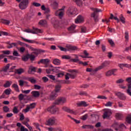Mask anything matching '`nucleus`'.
<instances>
[{
  "label": "nucleus",
  "mask_w": 131,
  "mask_h": 131,
  "mask_svg": "<svg viewBox=\"0 0 131 131\" xmlns=\"http://www.w3.org/2000/svg\"><path fill=\"white\" fill-rule=\"evenodd\" d=\"M61 88H62L61 84H57L56 85L55 91L52 92L50 96V100H55V99L58 97V93L60 92Z\"/></svg>",
  "instance_id": "obj_1"
},
{
  "label": "nucleus",
  "mask_w": 131,
  "mask_h": 131,
  "mask_svg": "<svg viewBox=\"0 0 131 131\" xmlns=\"http://www.w3.org/2000/svg\"><path fill=\"white\" fill-rule=\"evenodd\" d=\"M92 10L94 11V12L91 14V17L94 18L95 22H98L99 21V18H98L99 14H98V12H102V10L98 8H92Z\"/></svg>",
  "instance_id": "obj_2"
},
{
  "label": "nucleus",
  "mask_w": 131,
  "mask_h": 131,
  "mask_svg": "<svg viewBox=\"0 0 131 131\" xmlns=\"http://www.w3.org/2000/svg\"><path fill=\"white\" fill-rule=\"evenodd\" d=\"M58 48L62 52H67L68 51H75L77 48L75 46H67L66 48L62 47L61 46H58Z\"/></svg>",
  "instance_id": "obj_3"
},
{
  "label": "nucleus",
  "mask_w": 131,
  "mask_h": 131,
  "mask_svg": "<svg viewBox=\"0 0 131 131\" xmlns=\"http://www.w3.org/2000/svg\"><path fill=\"white\" fill-rule=\"evenodd\" d=\"M47 111L51 114H56L59 112V108L55 105V104L52 105L51 106L48 107Z\"/></svg>",
  "instance_id": "obj_4"
},
{
  "label": "nucleus",
  "mask_w": 131,
  "mask_h": 131,
  "mask_svg": "<svg viewBox=\"0 0 131 131\" xmlns=\"http://www.w3.org/2000/svg\"><path fill=\"white\" fill-rule=\"evenodd\" d=\"M25 32L27 33H32L33 34H37V33H42V31L41 30L33 28V30L31 29H26L25 30Z\"/></svg>",
  "instance_id": "obj_5"
},
{
  "label": "nucleus",
  "mask_w": 131,
  "mask_h": 131,
  "mask_svg": "<svg viewBox=\"0 0 131 131\" xmlns=\"http://www.w3.org/2000/svg\"><path fill=\"white\" fill-rule=\"evenodd\" d=\"M29 1L28 0H23L20 2L19 7L20 10H25L28 7Z\"/></svg>",
  "instance_id": "obj_6"
},
{
  "label": "nucleus",
  "mask_w": 131,
  "mask_h": 131,
  "mask_svg": "<svg viewBox=\"0 0 131 131\" xmlns=\"http://www.w3.org/2000/svg\"><path fill=\"white\" fill-rule=\"evenodd\" d=\"M70 72H71V74L67 73L65 75L66 80H68L69 78H72V79H74V78H75L76 73H74V72H76V71L74 70L71 71Z\"/></svg>",
  "instance_id": "obj_7"
},
{
  "label": "nucleus",
  "mask_w": 131,
  "mask_h": 131,
  "mask_svg": "<svg viewBox=\"0 0 131 131\" xmlns=\"http://www.w3.org/2000/svg\"><path fill=\"white\" fill-rule=\"evenodd\" d=\"M112 114V112H111V110H106L104 111L102 117L103 119L109 118Z\"/></svg>",
  "instance_id": "obj_8"
},
{
  "label": "nucleus",
  "mask_w": 131,
  "mask_h": 131,
  "mask_svg": "<svg viewBox=\"0 0 131 131\" xmlns=\"http://www.w3.org/2000/svg\"><path fill=\"white\" fill-rule=\"evenodd\" d=\"M64 14H65V11L59 10V9L55 11V15L59 18V19H62L63 16H64Z\"/></svg>",
  "instance_id": "obj_9"
},
{
  "label": "nucleus",
  "mask_w": 131,
  "mask_h": 131,
  "mask_svg": "<svg viewBox=\"0 0 131 131\" xmlns=\"http://www.w3.org/2000/svg\"><path fill=\"white\" fill-rule=\"evenodd\" d=\"M47 123L48 125H54L55 123H57V119L55 117H52L49 119Z\"/></svg>",
  "instance_id": "obj_10"
},
{
  "label": "nucleus",
  "mask_w": 131,
  "mask_h": 131,
  "mask_svg": "<svg viewBox=\"0 0 131 131\" xmlns=\"http://www.w3.org/2000/svg\"><path fill=\"white\" fill-rule=\"evenodd\" d=\"M64 103H66V98L63 97L58 98L55 102V105H60V104H64Z\"/></svg>",
  "instance_id": "obj_11"
},
{
  "label": "nucleus",
  "mask_w": 131,
  "mask_h": 131,
  "mask_svg": "<svg viewBox=\"0 0 131 131\" xmlns=\"http://www.w3.org/2000/svg\"><path fill=\"white\" fill-rule=\"evenodd\" d=\"M109 64H110V61H105L103 63H102L100 66L96 68V70H101V69H103L104 67H107V66H108Z\"/></svg>",
  "instance_id": "obj_12"
},
{
  "label": "nucleus",
  "mask_w": 131,
  "mask_h": 131,
  "mask_svg": "<svg viewBox=\"0 0 131 131\" xmlns=\"http://www.w3.org/2000/svg\"><path fill=\"white\" fill-rule=\"evenodd\" d=\"M21 38L23 40H24V41H26V42H29V43H36V45H41V43L39 42H36L33 40H29L28 39H26L23 37H21Z\"/></svg>",
  "instance_id": "obj_13"
},
{
  "label": "nucleus",
  "mask_w": 131,
  "mask_h": 131,
  "mask_svg": "<svg viewBox=\"0 0 131 131\" xmlns=\"http://www.w3.org/2000/svg\"><path fill=\"white\" fill-rule=\"evenodd\" d=\"M115 95L117 96L118 98H119L120 100H125V99H126L125 95L121 92H117L115 93Z\"/></svg>",
  "instance_id": "obj_14"
},
{
  "label": "nucleus",
  "mask_w": 131,
  "mask_h": 131,
  "mask_svg": "<svg viewBox=\"0 0 131 131\" xmlns=\"http://www.w3.org/2000/svg\"><path fill=\"white\" fill-rule=\"evenodd\" d=\"M9 68L10 64H8L5 68L0 71V73L1 74H4V75H7V71H8V69H9Z\"/></svg>",
  "instance_id": "obj_15"
},
{
  "label": "nucleus",
  "mask_w": 131,
  "mask_h": 131,
  "mask_svg": "<svg viewBox=\"0 0 131 131\" xmlns=\"http://www.w3.org/2000/svg\"><path fill=\"white\" fill-rule=\"evenodd\" d=\"M76 11H77L76 8L70 7L68 10V13L69 15H73L74 14H75V12H76Z\"/></svg>",
  "instance_id": "obj_16"
},
{
  "label": "nucleus",
  "mask_w": 131,
  "mask_h": 131,
  "mask_svg": "<svg viewBox=\"0 0 131 131\" xmlns=\"http://www.w3.org/2000/svg\"><path fill=\"white\" fill-rule=\"evenodd\" d=\"M41 9L42 11H44V14L46 15L47 14H50L51 12V10L49 8H46L45 5H42L41 7Z\"/></svg>",
  "instance_id": "obj_17"
},
{
  "label": "nucleus",
  "mask_w": 131,
  "mask_h": 131,
  "mask_svg": "<svg viewBox=\"0 0 131 131\" xmlns=\"http://www.w3.org/2000/svg\"><path fill=\"white\" fill-rule=\"evenodd\" d=\"M117 71V69H113L111 71H108V72H106V76H110L111 75H115V74L114 73L116 72Z\"/></svg>",
  "instance_id": "obj_18"
},
{
  "label": "nucleus",
  "mask_w": 131,
  "mask_h": 131,
  "mask_svg": "<svg viewBox=\"0 0 131 131\" xmlns=\"http://www.w3.org/2000/svg\"><path fill=\"white\" fill-rule=\"evenodd\" d=\"M9 46H7V48L8 49H12V48H16V47H18V43L16 42H12L11 43H10V42L8 43Z\"/></svg>",
  "instance_id": "obj_19"
},
{
  "label": "nucleus",
  "mask_w": 131,
  "mask_h": 131,
  "mask_svg": "<svg viewBox=\"0 0 131 131\" xmlns=\"http://www.w3.org/2000/svg\"><path fill=\"white\" fill-rule=\"evenodd\" d=\"M49 62L50 60H49V59H42L38 62V64H40V63H42V64H45V65H47L49 63Z\"/></svg>",
  "instance_id": "obj_20"
},
{
  "label": "nucleus",
  "mask_w": 131,
  "mask_h": 131,
  "mask_svg": "<svg viewBox=\"0 0 131 131\" xmlns=\"http://www.w3.org/2000/svg\"><path fill=\"white\" fill-rule=\"evenodd\" d=\"M3 53L4 54H2L0 55V61H1V60H2V59H4V58H5V55H10L11 52H10V51L7 50V51H4L3 52Z\"/></svg>",
  "instance_id": "obj_21"
},
{
  "label": "nucleus",
  "mask_w": 131,
  "mask_h": 131,
  "mask_svg": "<svg viewBox=\"0 0 131 131\" xmlns=\"http://www.w3.org/2000/svg\"><path fill=\"white\" fill-rule=\"evenodd\" d=\"M83 21V17L81 15H79L75 20V23L78 24V23H81Z\"/></svg>",
  "instance_id": "obj_22"
},
{
  "label": "nucleus",
  "mask_w": 131,
  "mask_h": 131,
  "mask_svg": "<svg viewBox=\"0 0 131 131\" xmlns=\"http://www.w3.org/2000/svg\"><path fill=\"white\" fill-rule=\"evenodd\" d=\"M68 30L70 33H75V25H73L70 27L68 29Z\"/></svg>",
  "instance_id": "obj_23"
},
{
  "label": "nucleus",
  "mask_w": 131,
  "mask_h": 131,
  "mask_svg": "<svg viewBox=\"0 0 131 131\" xmlns=\"http://www.w3.org/2000/svg\"><path fill=\"white\" fill-rule=\"evenodd\" d=\"M32 72H36V68L30 66L29 68L28 73H29V74H31Z\"/></svg>",
  "instance_id": "obj_24"
},
{
  "label": "nucleus",
  "mask_w": 131,
  "mask_h": 131,
  "mask_svg": "<svg viewBox=\"0 0 131 131\" xmlns=\"http://www.w3.org/2000/svg\"><path fill=\"white\" fill-rule=\"evenodd\" d=\"M62 110H63V111H66V112H68L69 113H71V114H74V112L73 110L69 109L68 107H67L66 106H63L62 107Z\"/></svg>",
  "instance_id": "obj_25"
},
{
  "label": "nucleus",
  "mask_w": 131,
  "mask_h": 131,
  "mask_svg": "<svg viewBox=\"0 0 131 131\" xmlns=\"http://www.w3.org/2000/svg\"><path fill=\"white\" fill-rule=\"evenodd\" d=\"M31 94H32V96H33V97H34L35 98H37V97H39V95H40L39 94V92L36 91H32L31 92Z\"/></svg>",
  "instance_id": "obj_26"
},
{
  "label": "nucleus",
  "mask_w": 131,
  "mask_h": 131,
  "mask_svg": "<svg viewBox=\"0 0 131 131\" xmlns=\"http://www.w3.org/2000/svg\"><path fill=\"white\" fill-rule=\"evenodd\" d=\"M24 72V70L22 68L15 70V73H16V74H22V73H23Z\"/></svg>",
  "instance_id": "obj_27"
},
{
  "label": "nucleus",
  "mask_w": 131,
  "mask_h": 131,
  "mask_svg": "<svg viewBox=\"0 0 131 131\" xmlns=\"http://www.w3.org/2000/svg\"><path fill=\"white\" fill-rule=\"evenodd\" d=\"M52 5L53 6V9L54 10H57V9H58V3L57 2V1H53L52 2Z\"/></svg>",
  "instance_id": "obj_28"
},
{
  "label": "nucleus",
  "mask_w": 131,
  "mask_h": 131,
  "mask_svg": "<svg viewBox=\"0 0 131 131\" xmlns=\"http://www.w3.org/2000/svg\"><path fill=\"white\" fill-rule=\"evenodd\" d=\"M12 84V81H6L4 85V88H10Z\"/></svg>",
  "instance_id": "obj_29"
},
{
  "label": "nucleus",
  "mask_w": 131,
  "mask_h": 131,
  "mask_svg": "<svg viewBox=\"0 0 131 131\" xmlns=\"http://www.w3.org/2000/svg\"><path fill=\"white\" fill-rule=\"evenodd\" d=\"M0 22L1 23H3V24H6V25H9V24H10V20L4 19H2L0 20Z\"/></svg>",
  "instance_id": "obj_30"
},
{
  "label": "nucleus",
  "mask_w": 131,
  "mask_h": 131,
  "mask_svg": "<svg viewBox=\"0 0 131 131\" xmlns=\"http://www.w3.org/2000/svg\"><path fill=\"white\" fill-rule=\"evenodd\" d=\"M12 87L13 88V89H14L16 92H20V91L19 90V86H18V84L14 83L12 84Z\"/></svg>",
  "instance_id": "obj_31"
},
{
  "label": "nucleus",
  "mask_w": 131,
  "mask_h": 131,
  "mask_svg": "<svg viewBox=\"0 0 131 131\" xmlns=\"http://www.w3.org/2000/svg\"><path fill=\"white\" fill-rule=\"evenodd\" d=\"M53 64H55V65H60L61 64V61L57 58H55L53 60Z\"/></svg>",
  "instance_id": "obj_32"
},
{
  "label": "nucleus",
  "mask_w": 131,
  "mask_h": 131,
  "mask_svg": "<svg viewBox=\"0 0 131 131\" xmlns=\"http://www.w3.org/2000/svg\"><path fill=\"white\" fill-rule=\"evenodd\" d=\"M78 106H84V107H86L88 104H86V102L85 101H81L77 103Z\"/></svg>",
  "instance_id": "obj_33"
},
{
  "label": "nucleus",
  "mask_w": 131,
  "mask_h": 131,
  "mask_svg": "<svg viewBox=\"0 0 131 131\" xmlns=\"http://www.w3.org/2000/svg\"><path fill=\"white\" fill-rule=\"evenodd\" d=\"M74 2L77 5V6H79V7H80L81 5H82V1L81 0H73Z\"/></svg>",
  "instance_id": "obj_34"
},
{
  "label": "nucleus",
  "mask_w": 131,
  "mask_h": 131,
  "mask_svg": "<svg viewBox=\"0 0 131 131\" xmlns=\"http://www.w3.org/2000/svg\"><path fill=\"white\" fill-rule=\"evenodd\" d=\"M28 81H30L32 83H35L36 82V80H35L33 77L28 78Z\"/></svg>",
  "instance_id": "obj_35"
},
{
  "label": "nucleus",
  "mask_w": 131,
  "mask_h": 131,
  "mask_svg": "<svg viewBox=\"0 0 131 131\" xmlns=\"http://www.w3.org/2000/svg\"><path fill=\"white\" fill-rule=\"evenodd\" d=\"M48 22H47V20H41L39 22V25H42V26H45V25H47V24Z\"/></svg>",
  "instance_id": "obj_36"
},
{
  "label": "nucleus",
  "mask_w": 131,
  "mask_h": 131,
  "mask_svg": "<svg viewBox=\"0 0 131 131\" xmlns=\"http://www.w3.org/2000/svg\"><path fill=\"white\" fill-rule=\"evenodd\" d=\"M25 97H26V95L20 94L18 95V99H19V101H23V100H24V98H25Z\"/></svg>",
  "instance_id": "obj_37"
},
{
  "label": "nucleus",
  "mask_w": 131,
  "mask_h": 131,
  "mask_svg": "<svg viewBox=\"0 0 131 131\" xmlns=\"http://www.w3.org/2000/svg\"><path fill=\"white\" fill-rule=\"evenodd\" d=\"M29 59L31 60V61H34V59H35V55L33 54H28Z\"/></svg>",
  "instance_id": "obj_38"
},
{
  "label": "nucleus",
  "mask_w": 131,
  "mask_h": 131,
  "mask_svg": "<svg viewBox=\"0 0 131 131\" xmlns=\"http://www.w3.org/2000/svg\"><path fill=\"white\" fill-rule=\"evenodd\" d=\"M125 39L126 40V41H128V39L129 38V33L127 31L125 32Z\"/></svg>",
  "instance_id": "obj_39"
},
{
  "label": "nucleus",
  "mask_w": 131,
  "mask_h": 131,
  "mask_svg": "<svg viewBox=\"0 0 131 131\" xmlns=\"http://www.w3.org/2000/svg\"><path fill=\"white\" fill-rule=\"evenodd\" d=\"M86 71L87 72H97V71H99V70H96V69H91V68H87L86 69Z\"/></svg>",
  "instance_id": "obj_40"
},
{
  "label": "nucleus",
  "mask_w": 131,
  "mask_h": 131,
  "mask_svg": "<svg viewBox=\"0 0 131 131\" xmlns=\"http://www.w3.org/2000/svg\"><path fill=\"white\" fill-rule=\"evenodd\" d=\"M82 127V128H91V129L94 128V126L91 125H83Z\"/></svg>",
  "instance_id": "obj_41"
},
{
  "label": "nucleus",
  "mask_w": 131,
  "mask_h": 131,
  "mask_svg": "<svg viewBox=\"0 0 131 131\" xmlns=\"http://www.w3.org/2000/svg\"><path fill=\"white\" fill-rule=\"evenodd\" d=\"M21 59H22L23 61H28V60L29 59L28 54L23 56Z\"/></svg>",
  "instance_id": "obj_42"
},
{
  "label": "nucleus",
  "mask_w": 131,
  "mask_h": 131,
  "mask_svg": "<svg viewBox=\"0 0 131 131\" xmlns=\"http://www.w3.org/2000/svg\"><path fill=\"white\" fill-rule=\"evenodd\" d=\"M76 58H73L71 59V61H73V62H75V63L78 62L79 63V59H78V57L77 55H75Z\"/></svg>",
  "instance_id": "obj_43"
},
{
  "label": "nucleus",
  "mask_w": 131,
  "mask_h": 131,
  "mask_svg": "<svg viewBox=\"0 0 131 131\" xmlns=\"http://www.w3.org/2000/svg\"><path fill=\"white\" fill-rule=\"evenodd\" d=\"M35 103H31L30 105H27L30 109H33L34 108H35Z\"/></svg>",
  "instance_id": "obj_44"
},
{
  "label": "nucleus",
  "mask_w": 131,
  "mask_h": 131,
  "mask_svg": "<svg viewBox=\"0 0 131 131\" xmlns=\"http://www.w3.org/2000/svg\"><path fill=\"white\" fill-rule=\"evenodd\" d=\"M62 58L66 59V60H71V57L69 55H63Z\"/></svg>",
  "instance_id": "obj_45"
},
{
  "label": "nucleus",
  "mask_w": 131,
  "mask_h": 131,
  "mask_svg": "<svg viewBox=\"0 0 131 131\" xmlns=\"http://www.w3.org/2000/svg\"><path fill=\"white\" fill-rule=\"evenodd\" d=\"M126 121L127 123H131V115L126 117Z\"/></svg>",
  "instance_id": "obj_46"
},
{
  "label": "nucleus",
  "mask_w": 131,
  "mask_h": 131,
  "mask_svg": "<svg viewBox=\"0 0 131 131\" xmlns=\"http://www.w3.org/2000/svg\"><path fill=\"white\" fill-rule=\"evenodd\" d=\"M46 73L48 74H50V73H52V72H53V71H54V69L50 68V69H46Z\"/></svg>",
  "instance_id": "obj_47"
},
{
  "label": "nucleus",
  "mask_w": 131,
  "mask_h": 131,
  "mask_svg": "<svg viewBox=\"0 0 131 131\" xmlns=\"http://www.w3.org/2000/svg\"><path fill=\"white\" fill-rule=\"evenodd\" d=\"M11 90L10 89H6V90L4 91V93H5V94H6V95H7L8 96L11 94Z\"/></svg>",
  "instance_id": "obj_48"
},
{
  "label": "nucleus",
  "mask_w": 131,
  "mask_h": 131,
  "mask_svg": "<svg viewBox=\"0 0 131 131\" xmlns=\"http://www.w3.org/2000/svg\"><path fill=\"white\" fill-rule=\"evenodd\" d=\"M13 112L14 113V114H17V113H19V110H18V108L16 106H14L13 109Z\"/></svg>",
  "instance_id": "obj_49"
},
{
  "label": "nucleus",
  "mask_w": 131,
  "mask_h": 131,
  "mask_svg": "<svg viewBox=\"0 0 131 131\" xmlns=\"http://www.w3.org/2000/svg\"><path fill=\"white\" fill-rule=\"evenodd\" d=\"M108 42L111 45V46H112V47H113L115 45V43H114V41H113V40L111 39H108Z\"/></svg>",
  "instance_id": "obj_50"
},
{
  "label": "nucleus",
  "mask_w": 131,
  "mask_h": 131,
  "mask_svg": "<svg viewBox=\"0 0 131 131\" xmlns=\"http://www.w3.org/2000/svg\"><path fill=\"white\" fill-rule=\"evenodd\" d=\"M33 124L36 127V128H37V129L40 130V128H39V124L38 123H34Z\"/></svg>",
  "instance_id": "obj_51"
},
{
  "label": "nucleus",
  "mask_w": 131,
  "mask_h": 131,
  "mask_svg": "<svg viewBox=\"0 0 131 131\" xmlns=\"http://www.w3.org/2000/svg\"><path fill=\"white\" fill-rule=\"evenodd\" d=\"M119 67H120V68H121V69H122L123 67H127V64L120 63L119 64Z\"/></svg>",
  "instance_id": "obj_52"
},
{
  "label": "nucleus",
  "mask_w": 131,
  "mask_h": 131,
  "mask_svg": "<svg viewBox=\"0 0 131 131\" xmlns=\"http://www.w3.org/2000/svg\"><path fill=\"white\" fill-rule=\"evenodd\" d=\"M3 110L4 111V112H9V111L10 110V108H9V107L7 106H4L3 107Z\"/></svg>",
  "instance_id": "obj_53"
},
{
  "label": "nucleus",
  "mask_w": 131,
  "mask_h": 131,
  "mask_svg": "<svg viewBox=\"0 0 131 131\" xmlns=\"http://www.w3.org/2000/svg\"><path fill=\"white\" fill-rule=\"evenodd\" d=\"M29 110H30V107L28 105H27V107L25 109H24L23 111H24L25 113H27L28 112H29Z\"/></svg>",
  "instance_id": "obj_54"
},
{
  "label": "nucleus",
  "mask_w": 131,
  "mask_h": 131,
  "mask_svg": "<svg viewBox=\"0 0 131 131\" xmlns=\"http://www.w3.org/2000/svg\"><path fill=\"white\" fill-rule=\"evenodd\" d=\"M13 56H15V57H19L20 56L19 55V53H18V51L14 50L13 53Z\"/></svg>",
  "instance_id": "obj_55"
},
{
  "label": "nucleus",
  "mask_w": 131,
  "mask_h": 131,
  "mask_svg": "<svg viewBox=\"0 0 131 131\" xmlns=\"http://www.w3.org/2000/svg\"><path fill=\"white\" fill-rule=\"evenodd\" d=\"M42 80L43 82H48V81H49V78L47 77H43L42 78Z\"/></svg>",
  "instance_id": "obj_56"
},
{
  "label": "nucleus",
  "mask_w": 131,
  "mask_h": 131,
  "mask_svg": "<svg viewBox=\"0 0 131 131\" xmlns=\"http://www.w3.org/2000/svg\"><path fill=\"white\" fill-rule=\"evenodd\" d=\"M116 117L117 119H121L122 115L119 113H117L116 115Z\"/></svg>",
  "instance_id": "obj_57"
},
{
  "label": "nucleus",
  "mask_w": 131,
  "mask_h": 131,
  "mask_svg": "<svg viewBox=\"0 0 131 131\" xmlns=\"http://www.w3.org/2000/svg\"><path fill=\"white\" fill-rule=\"evenodd\" d=\"M81 31L83 33H85V32H86V28H85V27H82L81 28Z\"/></svg>",
  "instance_id": "obj_58"
},
{
  "label": "nucleus",
  "mask_w": 131,
  "mask_h": 131,
  "mask_svg": "<svg viewBox=\"0 0 131 131\" xmlns=\"http://www.w3.org/2000/svg\"><path fill=\"white\" fill-rule=\"evenodd\" d=\"M18 82L20 86H23V85H24V81L23 80H19Z\"/></svg>",
  "instance_id": "obj_59"
},
{
  "label": "nucleus",
  "mask_w": 131,
  "mask_h": 131,
  "mask_svg": "<svg viewBox=\"0 0 131 131\" xmlns=\"http://www.w3.org/2000/svg\"><path fill=\"white\" fill-rule=\"evenodd\" d=\"M48 77L50 78V79H52V80H55V76L53 75H47Z\"/></svg>",
  "instance_id": "obj_60"
},
{
  "label": "nucleus",
  "mask_w": 131,
  "mask_h": 131,
  "mask_svg": "<svg viewBox=\"0 0 131 131\" xmlns=\"http://www.w3.org/2000/svg\"><path fill=\"white\" fill-rule=\"evenodd\" d=\"M33 6L34 7H40L41 5L39 3H37L36 2H34L32 4Z\"/></svg>",
  "instance_id": "obj_61"
},
{
  "label": "nucleus",
  "mask_w": 131,
  "mask_h": 131,
  "mask_svg": "<svg viewBox=\"0 0 131 131\" xmlns=\"http://www.w3.org/2000/svg\"><path fill=\"white\" fill-rule=\"evenodd\" d=\"M23 94H29L30 93V90H23L21 91Z\"/></svg>",
  "instance_id": "obj_62"
},
{
  "label": "nucleus",
  "mask_w": 131,
  "mask_h": 131,
  "mask_svg": "<svg viewBox=\"0 0 131 131\" xmlns=\"http://www.w3.org/2000/svg\"><path fill=\"white\" fill-rule=\"evenodd\" d=\"M20 131H29L28 129L25 128V127L21 126L20 127Z\"/></svg>",
  "instance_id": "obj_63"
},
{
  "label": "nucleus",
  "mask_w": 131,
  "mask_h": 131,
  "mask_svg": "<svg viewBox=\"0 0 131 131\" xmlns=\"http://www.w3.org/2000/svg\"><path fill=\"white\" fill-rule=\"evenodd\" d=\"M124 81V80H123V79H118V80H117L116 82L117 83H122V82H123Z\"/></svg>",
  "instance_id": "obj_64"
}]
</instances>
